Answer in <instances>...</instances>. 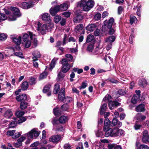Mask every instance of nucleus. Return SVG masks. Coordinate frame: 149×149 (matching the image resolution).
<instances>
[{
    "mask_svg": "<svg viewBox=\"0 0 149 149\" xmlns=\"http://www.w3.org/2000/svg\"><path fill=\"white\" fill-rule=\"evenodd\" d=\"M95 135L97 137H102L104 136L103 132L101 130H99L95 132Z\"/></svg>",
    "mask_w": 149,
    "mask_h": 149,
    "instance_id": "ea45409f",
    "label": "nucleus"
},
{
    "mask_svg": "<svg viewBox=\"0 0 149 149\" xmlns=\"http://www.w3.org/2000/svg\"><path fill=\"white\" fill-rule=\"evenodd\" d=\"M101 16V14L100 13L96 14L94 16L93 19L94 20L97 21L100 19Z\"/></svg>",
    "mask_w": 149,
    "mask_h": 149,
    "instance_id": "603ef678",
    "label": "nucleus"
},
{
    "mask_svg": "<svg viewBox=\"0 0 149 149\" xmlns=\"http://www.w3.org/2000/svg\"><path fill=\"white\" fill-rule=\"evenodd\" d=\"M138 84L141 87L143 88L146 86L147 82L145 79L142 78L139 80Z\"/></svg>",
    "mask_w": 149,
    "mask_h": 149,
    "instance_id": "412c9836",
    "label": "nucleus"
},
{
    "mask_svg": "<svg viewBox=\"0 0 149 149\" xmlns=\"http://www.w3.org/2000/svg\"><path fill=\"white\" fill-rule=\"evenodd\" d=\"M122 123L118 120L116 118H114L113 120L111 123V126H116L118 127H120L122 125Z\"/></svg>",
    "mask_w": 149,
    "mask_h": 149,
    "instance_id": "b1692460",
    "label": "nucleus"
},
{
    "mask_svg": "<svg viewBox=\"0 0 149 149\" xmlns=\"http://www.w3.org/2000/svg\"><path fill=\"white\" fill-rule=\"evenodd\" d=\"M47 75V73L46 72H44L40 74L39 76V79L40 80L42 79L45 78Z\"/></svg>",
    "mask_w": 149,
    "mask_h": 149,
    "instance_id": "8fccbe9b",
    "label": "nucleus"
},
{
    "mask_svg": "<svg viewBox=\"0 0 149 149\" xmlns=\"http://www.w3.org/2000/svg\"><path fill=\"white\" fill-rule=\"evenodd\" d=\"M59 89V85L58 84H56L54 86V89L53 91V93L55 94H56L58 93Z\"/></svg>",
    "mask_w": 149,
    "mask_h": 149,
    "instance_id": "37998d69",
    "label": "nucleus"
},
{
    "mask_svg": "<svg viewBox=\"0 0 149 149\" xmlns=\"http://www.w3.org/2000/svg\"><path fill=\"white\" fill-rule=\"evenodd\" d=\"M16 100L18 102L25 101L27 99V96L26 94H23L16 97Z\"/></svg>",
    "mask_w": 149,
    "mask_h": 149,
    "instance_id": "6ab92c4d",
    "label": "nucleus"
},
{
    "mask_svg": "<svg viewBox=\"0 0 149 149\" xmlns=\"http://www.w3.org/2000/svg\"><path fill=\"white\" fill-rule=\"evenodd\" d=\"M15 130H9L7 132L6 135L9 136H12V137L14 136V134L15 132Z\"/></svg>",
    "mask_w": 149,
    "mask_h": 149,
    "instance_id": "3c124183",
    "label": "nucleus"
},
{
    "mask_svg": "<svg viewBox=\"0 0 149 149\" xmlns=\"http://www.w3.org/2000/svg\"><path fill=\"white\" fill-rule=\"evenodd\" d=\"M139 149H149V147L147 145L143 144L140 146Z\"/></svg>",
    "mask_w": 149,
    "mask_h": 149,
    "instance_id": "338daca9",
    "label": "nucleus"
},
{
    "mask_svg": "<svg viewBox=\"0 0 149 149\" xmlns=\"http://www.w3.org/2000/svg\"><path fill=\"white\" fill-rule=\"evenodd\" d=\"M61 139V137L59 135H54L51 136L49 139V141L54 143H57Z\"/></svg>",
    "mask_w": 149,
    "mask_h": 149,
    "instance_id": "9b49d317",
    "label": "nucleus"
},
{
    "mask_svg": "<svg viewBox=\"0 0 149 149\" xmlns=\"http://www.w3.org/2000/svg\"><path fill=\"white\" fill-rule=\"evenodd\" d=\"M65 57H66L69 61L72 62L74 61L73 60V57L72 55L70 54H67L65 55Z\"/></svg>",
    "mask_w": 149,
    "mask_h": 149,
    "instance_id": "79ce46f5",
    "label": "nucleus"
},
{
    "mask_svg": "<svg viewBox=\"0 0 149 149\" xmlns=\"http://www.w3.org/2000/svg\"><path fill=\"white\" fill-rule=\"evenodd\" d=\"M68 117L65 116H61L58 119V121L59 123L64 124L68 120Z\"/></svg>",
    "mask_w": 149,
    "mask_h": 149,
    "instance_id": "393cba45",
    "label": "nucleus"
},
{
    "mask_svg": "<svg viewBox=\"0 0 149 149\" xmlns=\"http://www.w3.org/2000/svg\"><path fill=\"white\" fill-rule=\"evenodd\" d=\"M64 148L65 149H71L72 147L69 144L66 143L64 146Z\"/></svg>",
    "mask_w": 149,
    "mask_h": 149,
    "instance_id": "774afa93",
    "label": "nucleus"
},
{
    "mask_svg": "<svg viewBox=\"0 0 149 149\" xmlns=\"http://www.w3.org/2000/svg\"><path fill=\"white\" fill-rule=\"evenodd\" d=\"M32 54L33 56L32 57L33 60H38V58L40 56V53L38 51H34L32 53Z\"/></svg>",
    "mask_w": 149,
    "mask_h": 149,
    "instance_id": "bb28decb",
    "label": "nucleus"
},
{
    "mask_svg": "<svg viewBox=\"0 0 149 149\" xmlns=\"http://www.w3.org/2000/svg\"><path fill=\"white\" fill-rule=\"evenodd\" d=\"M7 16L4 14L0 13V22L6 19Z\"/></svg>",
    "mask_w": 149,
    "mask_h": 149,
    "instance_id": "de8ad7c7",
    "label": "nucleus"
},
{
    "mask_svg": "<svg viewBox=\"0 0 149 149\" xmlns=\"http://www.w3.org/2000/svg\"><path fill=\"white\" fill-rule=\"evenodd\" d=\"M94 2L93 0H81L78 3V5L83 8L84 11H88L94 5Z\"/></svg>",
    "mask_w": 149,
    "mask_h": 149,
    "instance_id": "f03ea898",
    "label": "nucleus"
},
{
    "mask_svg": "<svg viewBox=\"0 0 149 149\" xmlns=\"http://www.w3.org/2000/svg\"><path fill=\"white\" fill-rule=\"evenodd\" d=\"M96 26L95 24H89L86 27L87 31H93L96 28Z\"/></svg>",
    "mask_w": 149,
    "mask_h": 149,
    "instance_id": "cd10ccee",
    "label": "nucleus"
},
{
    "mask_svg": "<svg viewBox=\"0 0 149 149\" xmlns=\"http://www.w3.org/2000/svg\"><path fill=\"white\" fill-rule=\"evenodd\" d=\"M34 25L36 28H37V29L39 33L42 35L45 34L48 29V27L46 24L42 25L39 22H34Z\"/></svg>",
    "mask_w": 149,
    "mask_h": 149,
    "instance_id": "20e7f679",
    "label": "nucleus"
},
{
    "mask_svg": "<svg viewBox=\"0 0 149 149\" xmlns=\"http://www.w3.org/2000/svg\"><path fill=\"white\" fill-rule=\"evenodd\" d=\"M137 21V18L135 16L132 15H130V23L131 24H133L135 22H136Z\"/></svg>",
    "mask_w": 149,
    "mask_h": 149,
    "instance_id": "58836bf2",
    "label": "nucleus"
},
{
    "mask_svg": "<svg viewBox=\"0 0 149 149\" xmlns=\"http://www.w3.org/2000/svg\"><path fill=\"white\" fill-rule=\"evenodd\" d=\"M10 38L14 43L17 45V49H18V50L20 49V48L18 45L21 43L22 39L21 36H17L16 35H11L10 36Z\"/></svg>",
    "mask_w": 149,
    "mask_h": 149,
    "instance_id": "0eeeda50",
    "label": "nucleus"
},
{
    "mask_svg": "<svg viewBox=\"0 0 149 149\" xmlns=\"http://www.w3.org/2000/svg\"><path fill=\"white\" fill-rule=\"evenodd\" d=\"M29 86V84L28 82L27 81H25L24 82L21 86L22 89L23 90H26Z\"/></svg>",
    "mask_w": 149,
    "mask_h": 149,
    "instance_id": "c9c22d12",
    "label": "nucleus"
},
{
    "mask_svg": "<svg viewBox=\"0 0 149 149\" xmlns=\"http://www.w3.org/2000/svg\"><path fill=\"white\" fill-rule=\"evenodd\" d=\"M68 38L67 35L66 34H65L64 36V38H63V45H64L66 43L68 42L67 39Z\"/></svg>",
    "mask_w": 149,
    "mask_h": 149,
    "instance_id": "680f3d73",
    "label": "nucleus"
},
{
    "mask_svg": "<svg viewBox=\"0 0 149 149\" xmlns=\"http://www.w3.org/2000/svg\"><path fill=\"white\" fill-rule=\"evenodd\" d=\"M73 70L74 72H77L78 74H80L83 72V70L82 69H79L78 68H73Z\"/></svg>",
    "mask_w": 149,
    "mask_h": 149,
    "instance_id": "09e8293b",
    "label": "nucleus"
},
{
    "mask_svg": "<svg viewBox=\"0 0 149 149\" xmlns=\"http://www.w3.org/2000/svg\"><path fill=\"white\" fill-rule=\"evenodd\" d=\"M65 102H64L66 104L68 103L69 102H70L72 101V98L70 97H67L65 98Z\"/></svg>",
    "mask_w": 149,
    "mask_h": 149,
    "instance_id": "864d4df0",
    "label": "nucleus"
},
{
    "mask_svg": "<svg viewBox=\"0 0 149 149\" xmlns=\"http://www.w3.org/2000/svg\"><path fill=\"white\" fill-rule=\"evenodd\" d=\"M53 111L54 115L56 116L59 115L61 114L60 111L58 108H54L53 109Z\"/></svg>",
    "mask_w": 149,
    "mask_h": 149,
    "instance_id": "a19ab883",
    "label": "nucleus"
},
{
    "mask_svg": "<svg viewBox=\"0 0 149 149\" xmlns=\"http://www.w3.org/2000/svg\"><path fill=\"white\" fill-rule=\"evenodd\" d=\"M70 3L68 1L65 2L59 6V10L64 11L67 10L69 6Z\"/></svg>",
    "mask_w": 149,
    "mask_h": 149,
    "instance_id": "2eb2a0df",
    "label": "nucleus"
},
{
    "mask_svg": "<svg viewBox=\"0 0 149 149\" xmlns=\"http://www.w3.org/2000/svg\"><path fill=\"white\" fill-rule=\"evenodd\" d=\"M114 21V19L113 18H111L108 21L107 20H105L102 26V28L103 29L104 27H107L109 29L111 28ZM104 28H105V27H104Z\"/></svg>",
    "mask_w": 149,
    "mask_h": 149,
    "instance_id": "9d476101",
    "label": "nucleus"
},
{
    "mask_svg": "<svg viewBox=\"0 0 149 149\" xmlns=\"http://www.w3.org/2000/svg\"><path fill=\"white\" fill-rule=\"evenodd\" d=\"M65 76L64 74L61 72H59L58 74V77L57 78V80L59 81H64V77Z\"/></svg>",
    "mask_w": 149,
    "mask_h": 149,
    "instance_id": "c85d7f7f",
    "label": "nucleus"
},
{
    "mask_svg": "<svg viewBox=\"0 0 149 149\" xmlns=\"http://www.w3.org/2000/svg\"><path fill=\"white\" fill-rule=\"evenodd\" d=\"M83 28V25L79 24L75 27L74 31L76 33H79L82 29Z\"/></svg>",
    "mask_w": 149,
    "mask_h": 149,
    "instance_id": "f704fd0d",
    "label": "nucleus"
},
{
    "mask_svg": "<svg viewBox=\"0 0 149 149\" xmlns=\"http://www.w3.org/2000/svg\"><path fill=\"white\" fill-rule=\"evenodd\" d=\"M11 10L13 12L14 15H10L8 16V20L10 21L15 20L17 17L21 16V14L20 13L19 9L16 7H12L10 8Z\"/></svg>",
    "mask_w": 149,
    "mask_h": 149,
    "instance_id": "39448f33",
    "label": "nucleus"
},
{
    "mask_svg": "<svg viewBox=\"0 0 149 149\" xmlns=\"http://www.w3.org/2000/svg\"><path fill=\"white\" fill-rule=\"evenodd\" d=\"M115 137H120L124 135L125 132L121 129H119L116 127H115Z\"/></svg>",
    "mask_w": 149,
    "mask_h": 149,
    "instance_id": "f8f14e48",
    "label": "nucleus"
},
{
    "mask_svg": "<svg viewBox=\"0 0 149 149\" xmlns=\"http://www.w3.org/2000/svg\"><path fill=\"white\" fill-rule=\"evenodd\" d=\"M61 17L60 16H56L54 18V21L56 23H57L61 20Z\"/></svg>",
    "mask_w": 149,
    "mask_h": 149,
    "instance_id": "13d9d810",
    "label": "nucleus"
},
{
    "mask_svg": "<svg viewBox=\"0 0 149 149\" xmlns=\"http://www.w3.org/2000/svg\"><path fill=\"white\" fill-rule=\"evenodd\" d=\"M51 85H48L45 86L43 90V92L44 93H47V95L48 96H50L51 95V90L50 88Z\"/></svg>",
    "mask_w": 149,
    "mask_h": 149,
    "instance_id": "a211bd4d",
    "label": "nucleus"
},
{
    "mask_svg": "<svg viewBox=\"0 0 149 149\" xmlns=\"http://www.w3.org/2000/svg\"><path fill=\"white\" fill-rule=\"evenodd\" d=\"M22 133V132H19L15 133L14 134V136H13V139H16L18 138L20 136Z\"/></svg>",
    "mask_w": 149,
    "mask_h": 149,
    "instance_id": "e2e57ef3",
    "label": "nucleus"
},
{
    "mask_svg": "<svg viewBox=\"0 0 149 149\" xmlns=\"http://www.w3.org/2000/svg\"><path fill=\"white\" fill-rule=\"evenodd\" d=\"M17 122L16 121H13L9 124V127L10 128L14 127L17 125Z\"/></svg>",
    "mask_w": 149,
    "mask_h": 149,
    "instance_id": "5fc2aeb1",
    "label": "nucleus"
},
{
    "mask_svg": "<svg viewBox=\"0 0 149 149\" xmlns=\"http://www.w3.org/2000/svg\"><path fill=\"white\" fill-rule=\"evenodd\" d=\"M24 111L19 110L17 111L15 114L17 117H19L23 116L24 114Z\"/></svg>",
    "mask_w": 149,
    "mask_h": 149,
    "instance_id": "49530a36",
    "label": "nucleus"
},
{
    "mask_svg": "<svg viewBox=\"0 0 149 149\" xmlns=\"http://www.w3.org/2000/svg\"><path fill=\"white\" fill-rule=\"evenodd\" d=\"M59 9V5H57L54 7H52L49 10L50 13L52 16H54L60 11Z\"/></svg>",
    "mask_w": 149,
    "mask_h": 149,
    "instance_id": "4468645a",
    "label": "nucleus"
},
{
    "mask_svg": "<svg viewBox=\"0 0 149 149\" xmlns=\"http://www.w3.org/2000/svg\"><path fill=\"white\" fill-rule=\"evenodd\" d=\"M61 63L62 65L61 71L63 73H66L70 69V65L68 63V61L65 59H62Z\"/></svg>",
    "mask_w": 149,
    "mask_h": 149,
    "instance_id": "423d86ee",
    "label": "nucleus"
},
{
    "mask_svg": "<svg viewBox=\"0 0 149 149\" xmlns=\"http://www.w3.org/2000/svg\"><path fill=\"white\" fill-rule=\"evenodd\" d=\"M95 41L94 36L91 34H89L88 36L86 38V42H89L91 41L94 42Z\"/></svg>",
    "mask_w": 149,
    "mask_h": 149,
    "instance_id": "473e14b6",
    "label": "nucleus"
},
{
    "mask_svg": "<svg viewBox=\"0 0 149 149\" xmlns=\"http://www.w3.org/2000/svg\"><path fill=\"white\" fill-rule=\"evenodd\" d=\"M136 119L139 120H145L146 117L145 116L142 115L141 114L138 113L136 116Z\"/></svg>",
    "mask_w": 149,
    "mask_h": 149,
    "instance_id": "e433bc0d",
    "label": "nucleus"
},
{
    "mask_svg": "<svg viewBox=\"0 0 149 149\" xmlns=\"http://www.w3.org/2000/svg\"><path fill=\"white\" fill-rule=\"evenodd\" d=\"M141 127V125L139 124L137 122H136L134 125V128L135 130L139 129Z\"/></svg>",
    "mask_w": 149,
    "mask_h": 149,
    "instance_id": "bf43d9fd",
    "label": "nucleus"
},
{
    "mask_svg": "<svg viewBox=\"0 0 149 149\" xmlns=\"http://www.w3.org/2000/svg\"><path fill=\"white\" fill-rule=\"evenodd\" d=\"M106 96L107 100L109 101V107L110 109H112L114 107H116L118 105L119 103L117 102L110 101L111 98L110 95H107Z\"/></svg>",
    "mask_w": 149,
    "mask_h": 149,
    "instance_id": "6e6552de",
    "label": "nucleus"
},
{
    "mask_svg": "<svg viewBox=\"0 0 149 149\" xmlns=\"http://www.w3.org/2000/svg\"><path fill=\"white\" fill-rule=\"evenodd\" d=\"M63 52V47H60L57 49L56 53L58 55H61Z\"/></svg>",
    "mask_w": 149,
    "mask_h": 149,
    "instance_id": "a18cd8bd",
    "label": "nucleus"
},
{
    "mask_svg": "<svg viewBox=\"0 0 149 149\" xmlns=\"http://www.w3.org/2000/svg\"><path fill=\"white\" fill-rule=\"evenodd\" d=\"M83 19V16L81 15H78L74 17V22L75 23H78Z\"/></svg>",
    "mask_w": 149,
    "mask_h": 149,
    "instance_id": "c756f323",
    "label": "nucleus"
},
{
    "mask_svg": "<svg viewBox=\"0 0 149 149\" xmlns=\"http://www.w3.org/2000/svg\"><path fill=\"white\" fill-rule=\"evenodd\" d=\"M21 7L23 9H28L33 6V4L31 2H24L22 3Z\"/></svg>",
    "mask_w": 149,
    "mask_h": 149,
    "instance_id": "f3484780",
    "label": "nucleus"
},
{
    "mask_svg": "<svg viewBox=\"0 0 149 149\" xmlns=\"http://www.w3.org/2000/svg\"><path fill=\"white\" fill-rule=\"evenodd\" d=\"M42 19L44 21L49 22V23L51 20L49 14L47 13H45L42 15Z\"/></svg>",
    "mask_w": 149,
    "mask_h": 149,
    "instance_id": "aec40b11",
    "label": "nucleus"
},
{
    "mask_svg": "<svg viewBox=\"0 0 149 149\" xmlns=\"http://www.w3.org/2000/svg\"><path fill=\"white\" fill-rule=\"evenodd\" d=\"M139 97L136 95H134L132 98L131 102L133 104H136Z\"/></svg>",
    "mask_w": 149,
    "mask_h": 149,
    "instance_id": "c03bdc74",
    "label": "nucleus"
},
{
    "mask_svg": "<svg viewBox=\"0 0 149 149\" xmlns=\"http://www.w3.org/2000/svg\"><path fill=\"white\" fill-rule=\"evenodd\" d=\"M116 39V37L113 36H109L107 37L105 40V41L106 43H112Z\"/></svg>",
    "mask_w": 149,
    "mask_h": 149,
    "instance_id": "a878e982",
    "label": "nucleus"
},
{
    "mask_svg": "<svg viewBox=\"0 0 149 149\" xmlns=\"http://www.w3.org/2000/svg\"><path fill=\"white\" fill-rule=\"evenodd\" d=\"M35 35L33 34L32 32H29V34L24 33L22 37V44L25 48H27L29 47L31 45V40L33 39V42L35 45H36L37 43V40L36 38Z\"/></svg>",
    "mask_w": 149,
    "mask_h": 149,
    "instance_id": "f257e3e1",
    "label": "nucleus"
},
{
    "mask_svg": "<svg viewBox=\"0 0 149 149\" xmlns=\"http://www.w3.org/2000/svg\"><path fill=\"white\" fill-rule=\"evenodd\" d=\"M58 59V58H54L52 61L50 65V68L52 69L55 66L56 63Z\"/></svg>",
    "mask_w": 149,
    "mask_h": 149,
    "instance_id": "72a5a7b5",
    "label": "nucleus"
},
{
    "mask_svg": "<svg viewBox=\"0 0 149 149\" xmlns=\"http://www.w3.org/2000/svg\"><path fill=\"white\" fill-rule=\"evenodd\" d=\"M13 115V113L11 109H7L5 110L3 116L4 117L9 118H10Z\"/></svg>",
    "mask_w": 149,
    "mask_h": 149,
    "instance_id": "4be33fe9",
    "label": "nucleus"
},
{
    "mask_svg": "<svg viewBox=\"0 0 149 149\" xmlns=\"http://www.w3.org/2000/svg\"><path fill=\"white\" fill-rule=\"evenodd\" d=\"M40 143L38 141H36L31 144L30 146L31 147H38V146L40 145Z\"/></svg>",
    "mask_w": 149,
    "mask_h": 149,
    "instance_id": "6e6d98bb",
    "label": "nucleus"
},
{
    "mask_svg": "<svg viewBox=\"0 0 149 149\" xmlns=\"http://www.w3.org/2000/svg\"><path fill=\"white\" fill-rule=\"evenodd\" d=\"M22 146V143H20L18 141H17V142L15 143L14 144V147L16 148H19Z\"/></svg>",
    "mask_w": 149,
    "mask_h": 149,
    "instance_id": "0e129e2a",
    "label": "nucleus"
},
{
    "mask_svg": "<svg viewBox=\"0 0 149 149\" xmlns=\"http://www.w3.org/2000/svg\"><path fill=\"white\" fill-rule=\"evenodd\" d=\"M107 108V104H104L101 106L100 108V113L102 114L104 111H106Z\"/></svg>",
    "mask_w": 149,
    "mask_h": 149,
    "instance_id": "4c0bfd02",
    "label": "nucleus"
},
{
    "mask_svg": "<svg viewBox=\"0 0 149 149\" xmlns=\"http://www.w3.org/2000/svg\"><path fill=\"white\" fill-rule=\"evenodd\" d=\"M136 111L138 112H141L145 111L144 105L141 104L137 106L136 108Z\"/></svg>",
    "mask_w": 149,
    "mask_h": 149,
    "instance_id": "7c9ffc66",
    "label": "nucleus"
},
{
    "mask_svg": "<svg viewBox=\"0 0 149 149\" xmlns=\"http://www.w3.org/2000/svg\"><path fill=\"white\" fill-rule=\"evenodd\" d=\"M110 123V121L108 118H106L104 120V126L103 128V130L104 131L109 128Z\"/></svg>",
    "mask_w": 149,
    "mask_h": 149,
    "instance_id": "5701e85b",
    "label": "nucleus"
},
{
    "mask_svg": "<svg viewBox=\"0 0 149 149\" xmlns=\"http://www.w3.org/2000/svg\"><path fill=\"white\" fill-rule=\"evenodd\" d=\"M65 88H61L60 91L59 92L58 95V98L61 101H63L65 98Z\"/></svg>",
    "mask_w": 149,
    "mask_h": 149,
    "instance_id": "dca6fc26",
    "label": "nucleus"
},
{
    "mask_svg": "<svg viewBox=\"0 0 149 149\" xmlns=\"http://www.w3.org/2000/svg\"><path fill=\"white\" fill-rule=\"evenodd\" d=\"M104 136L106 137L111 136V137H115V127L113 128H109L106 131Z\"/></svg>",
    "mask_w": 149,
    "mask_h": 149,
    "instance_id": "1a4fd4ad",
    "label": "nucleus"
},
{
    "mask_svg": "<svg viewBox=\"0 0 149 149\" xmlns=\"http://www.w3.org/2000/svg\"><path fill=\"white\" fill-rule=\"evenodd\" d=\"M126 93V91L120 89L118 91L117 94L120 95H125Z\"/></svg>",
    "mask_w": 149,
    "mask_h": 149,
    "instance_id": "4d7b16f0",
    "label": "nucleus"
},
{
    "mask_svg": "<svg viewBox=\"0 0 149 149\" xmlns=\"http://www.w3.org/2000/svg\"><path fill=\"white\" fill-rule=\"evenodd\" d=\"M142 141L144 143L149 142V134L146 130H145L143 131Z\"/></svg>",
    "mask_w": 149,
    "mask_h": 149,
    "instance_id": "ddd939ff",
    "label": "nucleus"
},
{
    "mask_svg": "<svg viewBox=\"0 0 149 149\" xmlns=\"http://www.w3.org/2000/svg\"><path fill=\"white\" fill-rule=\"evenodd\" d=\"M28 106L29 104L27 102L25 101H22L20 103V108L22 110H24L26 109Z\"/></svg>",
    "mask_w": 149,
    "mask_h": 149,
    "instance_id": "2f4dec72",
    "label": "nucleus"
},
{
    "mask_svg": "<svg viewBox=\"0 0 149 149\" xmlns=\"http://www.w3.org/2000/svg\"><path fill=\"white\" fill-rule=\"evenodd\" d=\"M6 35L4 33L0 34V40H4L6 39Z\"/></svg>",
    "mask_w": 149,
    "mask_h": 149,
    "instance_id": "052dcab7",
    "label": "nucleus"
},
{
    "mask_svg": "<svg viewBox=\"0 0 149 149\" xmlns=\"http://www.w3.org/2000/svg\"><path fill=\"white\" fill-rule=\"evenodd\" d=\"M93 48V45H90L88 47L87 49L89 52H92Z\"/></svg>",
    "mask_w": 149,
    "mask_h": 149,
    "instance_id": "69168bd1",
    "label": "nucleus"
},
{
    "mask_svg": "<svg viewBox=\"0 0 149 149\" xmlns=\"http://www.w3.org/2000/svg\"><path fill=\"white\" fill-rule=\"evenodd\" d=\"M40 133V131H37L36 128H34L28 133L24 134V136L27 138L25 142V144L27 145H28L32 141L31 139H33L34 136L35 137H37Z\"/></svg>",
    "mask_w": 149,
    "mask_h": 149,
    "instance_id": "7ed1b4c3",
    "label": "nucleus"
}]
</instances>
